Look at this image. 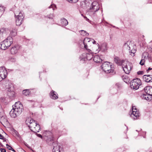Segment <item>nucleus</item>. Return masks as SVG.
I'll return each instance as SVG.
<instances>
[{
  "label": "nucleus",
  "mask_w": 152,
  "mask_h": 152,
  "mask_svg": "<svg viewBox=\"0 0 152 152\" xmlns=\"http://www.w3.org/2000/svg\"><path fill=\"white\" fill-rule=\"evenodd\" d=\"M100 7L98 3L96 1L91 3L90 7L87 9L88 14L94 18L97 16V13L99 10Z\"/></svg>",
  "instance_id": "1"
},
{
  "label": "nucleus",
  "mask_w": 152,
  "mask_h": 152,
  "mask_svg": "<svg viewBox=\"0 0 152 152\" xmlns=\"http://www.w3.org/2000/svg\"><path fill=\"white\" fill-rule=\"evenodd\" d=\"M123 46L124 48L129 50L130 55L132 56H134V54L136 51V46L132 44L131 42L127 41L124 44Z\"/></svg>",
  "instance_id": "2"
},
{
  "label": "nucleus",
  "mask_w": 152,
  "mask_h": 152,
  "mask_svg": "<svg viewBox=\"0 0 152 152\" xmlns=\"http://www.w3.org/2000/svg\"><path fill=\"white\" fill-rule=\"evenodd\" d=\"M13 41L11 37H8L6 39L1 42L0 48L3 50H5L9 48L12 44Z\"/></svg>",
  "instance_id": "3"
},
{
  "label": "nucleus",
  "mask_w": 152,
  "mask_h": 152,
  "mask_svg": "<svg viewBox=\"0 0 152 152\" xmlns=\"http://www.w3.org/2000/svg\"><path fill=\"white\" fill-rule=\"evenodd\" d=\"M101 67L102 70L106 73H110L113 72V66L109 62H104Z\"/></svg>",
  "instance_id": "4"
},
{
  "label": "nucleus",
  "mask_w": 152,
  "mask_h": 152,
  "mask_svg": "<svg viewBox=\"0 0 152 152\" xmlns=\"http://www.w3.org/2000/svg\"><path fill=\"white\" fill-rule=\"evenodd\" d=\"M87 52L83 53L79 58L80 60L86 61L87 60H91L93 57V53L90 49L86 50Z\"/></svg>",
  "instance_id": "5"
},
{
  "label": "nucleus",
  "mask_w": 152,
  "mask_h": 152,
  "mask_svg": "<svg viewBox=\"0 0 152 152\" xmlns=\"http://www.w3.org/2000/svg\"><path fill=\"white\" fill-rule=\"evenodd\" d=\"M122 67L127 74H129L133 67L132 64L127 61L124 60L122 65Z\"/></svg>",
  "instance_id": "6"
},
{
  "label": "nucleus",
  "mask_w": 152,
  "mask_h": 152,
  "mask_svg": "<svg viewBox=\"0 0 152 152\" xmlns=\"http://www.w3.org/2000/svg\"><path fill=\"white\" fill-rule=\"evenodd\" d=\"M141 84V80L138 78L133 79L130 83V86L131 88L137 90Z\"/></svg>",
  "instance_id": "7"
},
{
  "label": "nucleus",
  "mask_w": 152,
  "mask_h": 152,
  "mask_svg": "<svg viewBox=\"0 0 152 152\" xmlns=\"http://www.w3.org/2000/svg\"><path fill=\"white\" fill-rule=\"evenodd\" d=\"M13 109H14L15 112L19 115L22 112L23 107L22 104L20 102L15 103V104L12 106Z\"/></svg>",
  "instance_id": "8"
},
{
  "label": "nucleus",
  "mask_w": 152,
  "mask_h": 152,
  "mask_svg": "<svg viewBox=\"0 0 152 152\" xmlns=\"http://www.w3.org/2000/svg\"><path fill=\"white\" fill-rule=\"evenodd\" d=\"M130 117L134 120L139 119L140 114L139 110L135 106H132V112L131 113Z\"/></svg>",
  "instance_id": "9"
},
{
  "label": "nucleus",
  "mask_w": 152,
  "mask_h": 152,
  "mask_svg": "<svg viewBox=\"0 0 152 152\" xmlns=\"http://www.w3.org/2000/svg\"><path fill=\"white\" fill-rule=\"evenodd\" d=\"M26 123L31 130L33 129L37 124L36 122L31 118H28L27 119L26 121Z\"/></svg>",
  "instance_id": "10"
},
{
  "label": "nucleus",
  "mask_w": 152,
  "mask_h": 152,
  "mask_svg": "<svg viewBox=\"0 0 152 152\" xmlns=\"http://www.w3.org/2000/svg\"><path fill=\"white\" fill-rule=\"evenodd\" d=\"M7 75V70L4 67H0V80L5 79Z\"/></svg>",
  "instance_id": "11"
},
{
  "label": "nucleus",
  "mask_w": 152,
  "mask_h": 152,
  "mask_svg": "<svg viewBox=\"0 0 152 152\" xmlns=\"http://www.w3.org/2000/svg\"><path fill=\"white\" fill-rule=\"evenodd\" d=\"M92 40V39L88 38H86L84 39L83 41V44L84 45V48L86 50H87L88 48V46L89 45L91 44V41Z\"/></svg>",
  "instance_id": "12"
},
{
  "label": "nucleus",
  "mask_w": 152,
  "mask_h": 152,
  "mask_svg": "<svg viewBox=\"0 0 152 152\" xmlns=\"http://www.w3.org/2000/svg\"><path fill=\"white\" fill-rule=\"evenodd\" d=\"M91 2L88 0H85L82 2L81 3V6L84 9H88L90 7Z\"/></svg>",
  "instance_id": "13"
},
{
  "label": "nucleus",
  "mask_w": 152,
  "mask_h": 152,
  "mask_svg": "<svg viewBox=\"0 0 152 152\" xmlns=\"http://www.w3.org/2000/svg\"><path fill=\"white\" fill-rule=\"evenodd\" d=\"M143 79L146 82H152V75H145L143 76Z\"/></svg>",
  "instance_id": "14"
},
{
  "label": "nucleus",
  "mask_w": 152,
  "mask_h": 152,
  "mask_svg": "<svg viewBox=\"0 0 152 152\" xmlns=\"http://www.w3.org/2000/svg\"><path fill=\"white\" fill-rule=\"evenodd\" d=\"M15 16L16 18L23 20L24 15L23 11H20L19 13V14L18 15H16V13H15Z\"/></svg>",
  "instance_id": "15"
},
{
  "label": "nucleus",
  "mask_w": 152,
  "mask_h": 152,
  "mask_svg": "<svg viewBox=\"0 0 152 152\" xmlns=\"http://www.w3.org/2000/svg\"><path fill=\"white\" fill-rule=\"evenodd\" d=\"M124 60H121L117 57H115L114 58V62L118 65H122Z\"/></svg>",
  "instance_id": "16"
},
{
  "label": "nucleus",
  "mask_w": 152,
  "mask_h": 152,
  "mask_svg": "<svg viewBox=\"0 0 152 152\" xmlns=\"http://www.w3.org/2000/svg\"><path fill=\"white\" fill-rule=\"evenodd\" d=\"M18 47L15 46L12 48L10 50L11 53L12 55H15L16 54L18 50Z\"/></svg>",
  "instance_id": "17"
},
{
  "label": "nucleus",
  "mask_w": 152,
  "mask_h": 152,
  "mask_svg": "<svg viewBox=\"0 0 152 152\" xmlns=\"http://www.w3.org/2000/svg\"><path fill=\"white\" fill-rule=\"evenodd\" d=\"M43 135L45 137H47V138H49L50 137L52 138L53 134L50 132L49 131H45L43 132Z\"/></svg>",
  "instance_id": "18"
},
{
  "label": "nucleus",
  "mask_w": 152,
  "mask_h": 152,
  "mask_svg": "<svg viewBox=\"0 0 152 152\" xmlns=\"http://www.w3.org/2000/svg\"><path fill=\"white\" fill-rule=\"evenodd\" d=\"M60 146L58 144H55L53 150V152H61L60 150Z\"/></svg>",
  "instance_id": "19"
},
{
  "label": "nucleus",
  "mask_w": 152,
  "mask_h": 152,
  "mask_svg": "<svg viewBox=\"0 0 152 152\" xmlns=\"http://www.w3.org/2000/svg\"><path fill=\"white\" fill-rule=\"evenodd\" d=\"M93 50L95 51V53H98L100 51V47L98 43H97L96 45H94L93 48Z\"/></svg>",
  "instance_id": "20"
},
{
  "label": "nucleus",
  "mask_w": 152,
  "mask_h": 152,
  "mask_svg": "<svg viewBox=\"0 0 152 152\" xmlns=\"http://www.w3.org/2000/svg\"><path fill=\"white\" fill-rule=\"evenodd\" d=\"M50 97L54 99H57L58 97L56 95V93L54 91L52 90L50 93Z\"/></svg>",
  "instance_id": "21"
},
{
  "label": "nucleus",
  "mask_w": 152,
  "mask_h": 152,
  "mask_svg": "<svg viewBox=\"0 0 152 152\" xmlns=\"http://www.w3.org/2000/svg\"><path fill=\"white\" fill-rule=\"evenodd\" d=\"M10 35L12 36H15L17 34V29L15 28H11L10 29Z\"/></svg>",
  "instance_id": "22"
},
{
  "label": "nucleus",
  "mask_w": 152,
  "mask_h": 152,
  "mask_svg": "<svg viewBox=\"0 0 152 152\" xmlns=\"http://www.w3.org/2000/svg\"><path fill=\"white\" fill-rule=\"evenodd\" d=\"M10 116L13 118H15L18 116L17 114L15 112L14 109H13L10 111Z\"/></svg>",
  "instance_id": "23"
},
{
  "label": "nucleus",
  "mask_w": 152,
  "mask_h": 152,
  "mask_svg": "<svg viewBox=\"0 0 152 152\" xmlns=\"http://www.w3.org/2000/svg\"><path fill=\"white\" fill-rule=\"evenodd\" d=\"M40 129V127L39 125L38 124H37L33 129H31V131L34 133H36L39 132Z\"/></svg>",
  "instance_id": "24"
},
{
  "label": "nucleus",
  "mask_w": 152,
  "mask_h": 152,
  "mask_svg": "<svg viewBox=\"0 0 152 152\" xmlns=\"http://www.w3.org/2000/svg\"><path fill=\"white\" fill-rule=\"evenodd\" d=\"M93 60L95 62L99 63H100L102 61V60L101 59L100 57L98 55H96L94 56Z\"/></svg>",
  "instance_id": "25"
},
{
  "label": "nucleus",
  "mask_w": 152,
  "mask_h": 152,
  "mask_svg": "<svg viewBox=\"0 0 152 152\" xmlns=\"http://www.w3.org/2000/svg\"><path fill=\"white\" fill-rule=\"evenodd\" d=\"M61 23L62 26H66L68 23L67 20L64 18H63L61 19Z\"/></svg>",
  "instance_id": "26"
},
{
  "label": "nucleus",
  "mask_w": 152,
  "mask_h": 152,
  "mask_svg": "<svg viewBox=\"0 0 152 152\" xmlns=\"http://www.w3.org/2000/svg\"><path fill=\"white\" fill-rule=\"evenodd\" d=\"M152 98V96H151L148 94H143V98L147 100H151Z\"/></svg>",
  "instance_id": "27"
},
{
  "label": "nucleus",
  "mask_w": 152,
  "mask_h": 152,
  "mask_svg": "<svg viewBox=\"0 0 152 152\" xmlns=\"http://www.w3.org/2000/svg\"><path fill=\"white\" fill-rule=\"evenodd\" d=\"M46 141L48 144L50 145H53V137H52V138L50 137L49 138L47 139Z\"/></svg>",
  "instance_id": "28"
},
{
  "label": "nucleus",
  "mask_w": 152,
  "mask_h": 152,
  "mask_svg": "<svg viewBox=\"0 0 152 152\" xmlns=\"http://www.w3.org/2000/svg\"><path fill=\"white\" fill-rule=\"evenodd\" d=\"M107 45L105 44H103L100 47V50H102V51H104L107 50Z\"/></svg>",
  "instance_id": "29"
},
{
  "label": "nucleus",
  "mask_w": 152,
  "mask_h": 152,
  "mask_svg": "<svg viewBox=\"0 0 152 152\" xmlns=\"http://www.w3.org/2000/svg\"><path fill=\"white\" fill-rule=\"evenodd\" d=\"M80 34L83 36H88L89 34L86 31L83 30H81L80 31Z\"/></svg>",
  "instance_id": "30"
},
{
  "label": "nucleus",
  "mask_w": 152,
  "mask_h": 152,
  "mask_svg": "<svg viewBox=\"0 0 152 152\" xmlns=\"http://www.w3.org/2000/svg\"><path fill=\"white\" fill-rule=\"evenodd\" d=\"M23 21V20L16 18V24L17 26H19L22 23Z\"/></svg>",
  "instance_id": "31"
},
{
  "label": "nucleus",
  "mask_w": 152,
  "mask_h": 152,
  "mask_svg": "<svg viewBox=\"0 0 152 152\" xmlns=\"http://www.w3.org/2000/svg\"><path fill=\"white\" fill-rule=\"evenodd\" d=\"M5 10V7L1 4H0V15H1Z\"/></svg>",
  "instance_id": "32"
},
{
  "label": "nucleus",
  "mask_w": 152,
  "mask_h": 152,
  "mask_svg": "<svg viewBox=\"0 0 152 152\" xmlns=\"http://www.w3.org/2000/svg\"><path fill=\"white\" fill-rule=\"evenodd\" d=\"M48 8L52 9L53 12L54 10H55L56 8V5L54 4H51L49 7Z\"/></svg>",
  "instance_id": "33"
},
{
  "label": "nucleus",
  "mask_w": 152,
  "mask_h": 152,
  "mask_svg": "<svg viewBox=\"0 0 152 152\" xmlns=\"http://www.w3.org/2000/svg\"><path fill=\"white\" fill-rule=\"evenodd\" d=\"M16 58L14 57H10L9 58V60L11 62H14L16 61Z\"/></svg>",
  "instance_id": "34"
},
{
  "label": "nucleus",
  "mask_w": 152,
  "mask_h": 152,
  "mask_svg": "<svg viewBox=\"0 0 152 152\" xmlns=\"http://www.w3.org/2000/svg\"><path fill=\"white\" fill-rule=\"evenodd\" d=\"M23 94L25 96L29 95V92L28 90H24L23 91Z\"/></svg>",
  "instance_id": "35"
},
{
  "label": "nucleus",
  "mask_w": 152,
  "mask_h": 152,
  "mask_svg": "<svg viewBox=\"0 0 152 152\" xmlns=\"http://www.w3.org/2000/svg\"><path fill=\"white\" fill-rule=\"evenodd\" d=\"M14 88L12 85H10L7 88V91L10 92H11L13 91Z\"/></svg>",
  "instance_id": "36"
},
{
  "label": "nucleus",
  "mask_w": 152,
  "mask_h": 152,
  "mask_svg": "<svg viewBox=\"0 0 152 152\" xmlns=\"http://www.w3.org/2000/svg\"><path fill=\"white\" fill-rule=\"evenodd\" d=\"M148 56V54L147 53L145 52L143 53L142 54V59H144L145 58H147Z\"/></svg>",
  "instance_id": "37"
},
{
  "label": "nucleus",
  "mask_w": 152,
  "mask_h": 152,
  "mask_svg": "<svg viewBox=\"0 0 152 152\" xmlns=\"http://www.w3.org/2000/svg\"><path fill=\"white\" fill-rule=\"evenodd\" d=\"M145 62V59H142L140 62V64L141 65H144Z\"/></svg>",
  "instance_id": "38"
},
{
  "label": "nucleus",
  "mask_w": 152,
  "mask_h": 152,
  "mask_svg": "<svg viewBox=\"0 0 152 152\" xmlns=\"http://www.w3.org/2000/svg\"><path fill=\"white\" fill-rule=\"evenodd\" d=\"M47 17L50 19H52L54 17V14L53 13L50 14L49 15H48Z\"/></svg>",
  "instance_id": "39"
},
{
  "label": "nucleus",
  "mask_w": 152,
  "mask_h": 152,
  "mask_svg": "<svg viewBox=\"0 0 152 152\" xmlns=\"http://www.w3.org/2000/svg\"><path fill=\"white\" fill-rule=\"evenodd\" d=\"M5 34V32L3 29H2L0 30V37L2 36L3 34Z\"/></svg>",
  "instance_id": "40"
},
{
  "label": "nucleus",
  "mask_w": 152,
  "mask_h": 152,
  "mask_svg": "<svg viewBox=\"0 0 152 152\" xmlns=\"http://www.w3.org/2000/svg\"><path fill=\"white\" fill-rule=\"evenodd\" d=\"M69 2L71 3H75L77 2L78 0H66Z\"/></svg>",
  "instance_id": "41"
},
{
  "label": "nucleus",
  "mask_w": 152,
  "mask_h": 152,
  "mask_svg": "<svg viewBox=\"0 0 152 152\" xmlns=\"http://www.w3.org/2000/svg\"><path fill=\"white\" fill-rule=\"evenodd\" d=\"M7 148L9 150H12V148L8 144H7L6 145Z\"/></svg>",
  "instance_id": "42"
},
{
  "label": "nucleus",
  "mask_w": 152,
  "mask_h": 152,
  "mask_svg": "<svg viewBox=\"0 0 152 152\" xmlns=\"http://www.w3.org/2000/svg\"><path fill=\"white\" fill-rule=\"evenodd\" d=\"M137 74L138 75H143L144 74V72L142 71H139L137 72Z\"/></svg>",
  "instance_id": "43"
},
{
  "label": "nucleus",
  "mask_w": 152,
  "mask_h": 152,
  "mask_svg": "<svg viewBox=\"0 0 152 152\" xmlns=\"http://www.w3.org/2000/svg\"><path fill=\"white\" fill-rule=\"evenodd\" d=\"M96 42L93 39H92V40H91V44H92V43L93 44H95Z\"/></svg>",
  "instance_id": "44"
},
{
  "label": "nucleus",
  "mask_w": 152,
  "mask_h": 152,
  "mask_svg": "<svg viewBox=\"0 0 152 152\" xmlns=\"http://www.w3.org/2000/svg\"><path fill=\"white\" fill-rule=\"evenodd\" d=\"M0 150H1V152H6V150L4 149L1 148Z\"/></svg>",
  "instance_id": "45"
},
{
  "label": "nucleus",
  "mask_w": 152,
  "mask_h": 152,
  "mask_svg": "<svg viewBox=\"0 0 152 152\" xmlns=\"http://www.w3.org/2000/svg\"><path fill=\"white\" fill-rule=\"evenodd\" d=\"M36 135L38 137H40L41 138H42V135L40 134H37Z\"/></svg>",
  "instance_id": "46"
},
{
  "label": "nucleus",
  "mask_w": 152,
  "mask_h": 152,
  "mask_svg": "<svg viewBox=\"0 0 152 152\" xmlns=\"http://www.w3.org/2000/svg\"><path fill=\"white\" fill-rule=\"evenodd\" d=\"M115 86L118 87L119 88L120 86V85L119 83H117L115 84Z\"/></svg>",
  "instance_id": "47"
},
{
  "label": "nucleus",
  "mask_w": 152,
  "mask_h": 152,
  "mask_svg": "<svg viewBox=\"0 0 152 152\" xmlns=\"http://www.w3.org/2000/svg\"><path fill=\"white\" fill-rule=\"evenodd\" d=\"M4 138V137L0 133V139H3Z\"/></svg>",
  "instance_id": "48"
},
{
  "label": "nucleus",
  "mask_w": 152,
  "mask_h": 152,
  "mask_svg": "<svg viewBox=\"0 0 152 152\" xmlns=\"http://www.w3.org/2000/svg\"><path fill=\"white\" fill-rule=\"evenodd\" d=\"M152 68H150V67H149V68H148V69L147 70V72H148L149 70H152Z\"/></svg>",
  "instance_id": "49"
},
{
  "label": "nucleus",
  "mask_w": 152,
  "mask_h": 152,
  "mask_svg": "<svg viewBox=\"0 0 152 152\" xmlns=\"http://www.w3.org/2000/svg\"><path fill=\"white\" fill-rule=\"evenodd\" d=\"M0 118H1V120H2L3 118H4V116H0Z\"/></svg>",
  "instance_id": "50"
},
{
  "label": "nucleus",
  "mask_w": 152,
  "mask_h": 152,
  "mask_svg": "<svg viewBox=\"0 0 152 152\" xmlns=\"http://www.w3.org/2000/svg\"><path fill=\"white\" fill-rule=\"evenodd\" d=\"M149 2L150 3H152V0H150L149 1Z\"/></svg>",
  "instance_id": "51"
},
{
  "label": "nucleus",
  "mask_w": 152,
  "mask_h": 152,
  "mask_svg": "<svg viewBox=\"0 0 152 152\" xmlns=\"http://www.w3.org/2000/svg\"><path fill=\"white\" fill-rule=\"evenodd\" d=\"M25 145L26 146L28 147V145L27 144V143L25 144Z\"/></svg>",
  "instance_id": "52"
},
{
  "label": "nucleus",
  "mask_w": 152,
  "mask_h": 152,
  "mask_svg": "<svg viewBox=\"0 0 152 152\" xmlns=\"http://www.w3.org/2000/svg\"><path fill=\"white\" fill-rule=\"evenodd\" d=\"M12 150V151H13L14 152H15V150L14 149H13V148H12V150Z\"/></svg>",
  "instance_id": "53"
},
{
  "label": "nucleus",
  "mask_w": 152,
  "mask_h": 152,
  "mask_svg": "<svg viewBox=\"0 0 152 152\" xmlns=\"http://www.w3.org/2000/svg\"><path fill=\"white\" fill-rule=\"evenodd\" d=\"M136 131H138L137 130H136Z\"/></svg>",
  "instance_id": "54"
}]
</instances>
